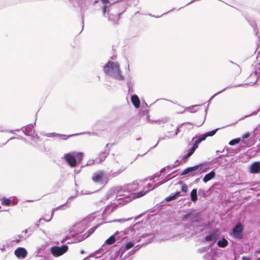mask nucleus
<instances>
[{
  "label": "nucleus",
  "mask_w": 260,
  "mask_h": 260,
  "mask_svg": "<svg viewBox=\"0 0 260 260\" xmlns=\"http://www.w3.org/2000/svg\"><path fill=\"white\" fill-rule=\"evenodd\" d=\"M107 8V6H104L103 8V13L104 15H105L106 14Z\"/></svg>",
  "instance_id": "nucleus-30"
},
{
  "label": "nucleus",
  "mask_w": 260,
  "mask_h": 260,
  "mask_svg": "<svg viewBox=\"0 0 260 260\" xmlns=\"http://www.w3.org/2000/svg\"><path fill=\"white\" fill-rule=\"evenodd\" d=\"M106 243L108 244L114 243V235L111 236L106 241Z\"/></svg>",
  "instance_id": "nucleus-20"
},
{
  "label": "nucleus",
  "mask_w": 260,
  "mask_h": 260,
  "mask_svg": "<svg viewBox=\"0 0 260 260\" xmlns=\"http://www.w3.org/2000/svg\"><path fill=\"white\" fill-rule=\"evenodd\" d=\"M256 260H260V258H258V259H257Z\"/></svg>",
  "instance_id": "nucleus-34"
},
{
  "label": "nucleus",
  "mask_w": 260,
  "mask_h": 260,
  "mask_svg": "<svg viewBox=\"0 0 260 260\" xmlns=\"http://www.w3.org/2000/svg\"><path fill=\"white\" fill-rule=\"evenodd\" d=\"M100 156L101 157L99 159H100V161H102L103 160H104L105 158L107 156V153L106 152H101L100 155Z\"/></svg>",
  "instance_id": "nucleus-24"
},
{
  "label": "nucleus",
  "mask_w": 260,
  "mask_h": 260,
  "mask_svg": "<svg viewBox=\"0 0 260 260\" xmlns=\"http://www.w3.org/2000/svg\"><path fill=\"white\" fill-rule=\"evenodd\" d=\"M95 231V229L94 228H91L90 229H89L88 231H87V237H88L90 235H91Z\"/></svg>",
  "instance_id": "nucleus-28"
},
{
  "label": "nucleus",
  "mask_w": 260,
  "mask_h": 260,
  "mask_svg": "<svg viewBox=\"0 0 260 260\" xmlns=\"http://www.w3.org/2000/svg\"><path fill=\"white\" fill-rule=\"evenodd\" d=\"M178 184H180L181 186V190L184 193H186L188 191V187L187 185L183 183L182 181H179Z\"/></svg>",
  "instance_id": "nucleus-16"
},
{
  "label": "nucleus",
  "mask_w": 260,
  "mask_h": 260,
  "mask_svg": "<svg viewBox=\"0 0 260 260\" xmlns=\"http://www.w3.org/2000/svg\"><path fill=\"white\" fill-rule=\"evenodd\" d=\"M134 244L133 242H129L126 244L125 249H129L133 247L134 246Z\"/></svg>",
  "instance_id": "nucleus-26"
},
{
  "label": "nucleus",
  "mask_w": 260,
  "mask_h": 260,
  "mask_svg": "<svg viewBox=\"0 0 260 260\" xmlns=\"http://www.w3.org/2000/svg\"><path fill=\"white\" fill-rule=\"evenodd\" d=\"M219 235V232L218 230H213L210 232L208 236L205 237V240L206 241H213L215 242L216 240L217 237Z\"/></svg>",
  "instance_id": "nucleus-6"
},
{
  "label": "nucleus",
  "mask_w": 260,
  "mask_h": 260,
  "mask_svg": "<svg viewBox=\"0 0 260 260\" xmlns=\"http://www.w3.org/2000/svg\"><path fill=\"white\" fill-rule=\"evenodd\" d=\"M11 200L7 198H3L2 200V205L4 206H9L11 204Z\"/></svg>",
  "instance_id": "nucleus-17"
},
{
  "label": "nucleus",
  "mask_w": 260,
  "mask_h": 260,
  "mask_svg": "<svg viewBox=\"0 0 260 260\" xmlns=\"http://www.w3.org/2000/svg\"><path fill=\"white\" fill-rule=\"evenodd\" d=\"M14 254L18 258H24L27 254V252L24 248L19 247L15 250Z\"/></svg>",
  "instance_id": "nucleus-5"
},
{
  "label": "nucleus",
  "mask_w": 260,
  "mask_h": 260,
  "mask_svg": "<svg viewBox=\"0 0 260 260\" xmlns=\"http://www.w3.org/2000/svg\"><path fill=\"white\" fill-rule=\"evenodd\" d=\"M146 193V191H142L140 192H137L135 194L136 198H140L144 196Z\"/></svg>",
  "instance_id": "nucleus-23"
},
{
  "label": "nucleus",
  "mask_w": 260,
  "mask_h": 260,
  "mask_svg": "<svg viewBox=\"0 0 260 260\" xmlns=\"http://www.w3.org/2000/svg\"><path fill=\"white\" fill-rule=\"evenodd\" d=\"M74 156H76L80 161H81L83 158V153L82 152H76Z\"/></svg>",
  "instance_id": "nucleus-21"
},
{
  "label": "nucleus",
  "mask_w": 260,
  "mask_h": 260,
  "mask_svg": "<svg viewBox=\"0 0 260 260\" xmlns=\"http://www.w3.org/2000/svg\"><path fill=\"white\" fill-rule=\"evenodd\" d=\"M180 196H181L180 192L178 191V192H176L174 194H171L170 196L167 197L165 200L167 202H170L171 201L176 199L178 197H179Z\"/></svg>",
  "instance_id": "nucleus-13"
},
{
  "label": "nucleus",
  "mask_w": 260,
  "mask_h": 260,
  "mask_svg": "<svg viewBox=\"0 0 260 260\" xmlns=\"http://www.w3.org/2000/svg\"><path fill=\"white\" fill-rule=\"evenodd\" d=\"M228 244V241L225 238H222L221 240H219L217 242V245L220 247H225Z\"/></svg>",
  "instance_id": "nucleus-15"
},
{
  "label": "nucleus",
  "mask_w": 260,
  "mask_h": 260,
  "mask_svg": "<svg viewBox=\"0 0 260 260\" xmlns=\"http://www.w3.org/2000/svg\"><path fill=\"white\" fill-rule=\"evenodd\" d=\"M131 101L133 103V104L134 105V106L138 108L140 106V102L139 97L136 95H133L131 97Z\"/></svg>",
  "instance_id": "nucleus-11"
},
{
  "label": "nucleus",
  "mask_w": 260,
  "mask_h": 260,
  "mask_svg": "<svg viewBox=\"0 0 260 260\" xmlns=\"http://www.w3.org/2000/svg\"><path fill=\"white\" fill-rule=\"evenodd\" d=\"M250 172L252 174L260 173V161L254 162L250 167Z\"/></svg>",
  "instance_id": "nucleus-7"
},
{
  "label": "nucleus",
  "mask_w": 260,
  "mask_h": 260,
  "mask_svg": "<svg viewBox=\"0 0 260 260\" xmlns=\"http://www.w3.org/2000/svg\"><path fill=\"white\" fill-rule=\"evenodd\" d=\"M104 72L107 75H111L114 71V62H108V64L104 67Z\"/></svg>",
  "instance_id": "nucleus-8"
},
{
  "label": "nucleus",
  "mask_w": 260,
  "mask_h": 260,
  "mask_svg": "<svg viewBox=\"0 0 260 260\" xmlns=\"http://www.w3.org/2000/svg\"><path fill=\"white\" fill-rule=\"evenodd\" d=\"M102 2L104 4H107L109 3V0H102Z\"/></svg>",
  "instance_id": "nucleus-31"
},
{
  "label": "nucleus",
  "mask_w": 260,
  "mask_h": 260,
  "mask_svg": "<svg viewBox=\"0 0 260 260\" xmlns=\"http://www.w3.org/2000/svg\"><path fill=\"white\" fill-rule=\"evenodd\" d=\"M207 138V136H206L205 134L202 136H201L200 137H199L197 140L196 141H197V143H200L202 141L205 140L206 139V138Z\"/></svg>",
  "instance_id": "nucleus-22"
},
{
  "label": "nucleus",
  "mask_w": 260,
  "mask_h": 260,
  "mask_svg": "<svg viewBox=\"0 0 260 260\" xmlns=\"http://www.w3.org/2000/svg\"><path fill=\"white\" fill-rule=\"evenodd\" d=\"M189 215V214H187L186 216H184V217H183V219H182V220H185V219L186 218V217H187V216H188Z\"/></svg>",
  "instance_id": "nucleus-32"
},
{
  "label": "nucleus",
  "mask_w": 260,
  "mask_h": 260,
  "mask_svg": "<svg viewBox=\"0 0 260 260\" xmlns=\"http://www.w3.org/2000/svg\"><path fill=\"white\" fill-rule=\"evenodd\" d=\"M68 250V246L66 245H62L60 247L53 246L51 248V252L53 255L57 257L62 255Z\"/></svg>",
  "instance_id": "nucleus-2"
},
{
  "label": "nucleus",
  "mask_w": 260,
  "mask_h": 260,
  "mask_svg": "<svg viewBox=\"0 0 260 260\" xmlns=\"http://www.w3.org/2000/svg\"><path fill=\"white\" fill-rule=\"evenodd\" d=\"M190 199L193 202H196L197 201V190L196 189H193L192 190L190 193Z\"/></svg>",
  "instance_id": "nucleus-14"
},
{
  "label": "nucleus",
  "mask_w": 260,
  "mask_h": 260,
  "mask_svg": "<svg viewBox=\"0 0 260 260\" xmlns=\"http://www.w3.org/2000/svg\"><path fill=\"white\" fill-rule=\"evenodd\" d=\"M215 176V173L213 171H212L205 176L203 178V181L206 183L214 178Z\"/></svg>",
  "instance_id": "nucleus-12"
},
{
  "label": "nucleus",
  "mask_w": 260,
  "mask_h": 260,
  "mask_svg": "<svg viewBox=\"0 0 260 260\" xmlns=\"http://www.w3.org/2000/svg\"><path fill=\"white\" fill-rule=\"evenodd\" d=\"M243 231V225L240 223L237 224L232 230L234 237L237 239H241L243 236L242 234Z\"/></svg>",
  "instance_id": "nucleus-3"
},
{
  "label": "nucleus",
  "mask_w": 260,
  "mask_h": 260,
  "mask_svg": "<svg viewBox=\"0 0 260 260\" xmlns=\"http://www.w3.org/2000/svg\"><path fill=\"white\" fill-rule=\"evenodd\" d=\"M198 144H199V143H197V141L196 140H195V141L194 142V143L193 144V145H192L191 148L193 149L195 151L196 149L198 147Z\"/></svg>",
  "instance_id": "nucleus-27"
},
{
  "label": "nucleus",
  "mask_w": 260,
  "mask_h": 260,
  "mask_svg": "<svg viewBox=\"0 0 260 260\" xmlns=\"http://www.w3.org/2000/svg\"><path fill=\"white\" fill-rule=\"evenodd\" d=\"M53 214V211H52V212H51V217L52 216Z\"/></svg>",
  "instance_id": "nucleus-33"
},
{
  "label": "nucleus",
  "mask_w": 260,
  "mask_h": 260,
  "mask_svg": "<svg viewBox=\"0 0 260 260\" xmlns=\"http://www.w3.org/2000/svg\"><path fill=\"white\" fill-rule=\"evenodd\" d=\"M92 180L94 182L100 184L106 183L107 181L105 173L103 171L94 173L92 177Z\"/></svg>",
  "instance_id": "nucleus-1"
},
{
  "label": "nucleus",
  "mask_w": 260,
  "mask_h": 260,
  "mask_svg": "<svg viewBox=\"0 0 260 260\" xmlns=\"http://www.w3.org/2000/svg\"><path fill=\"white\" fill-rule=\"evenodd\" d=\"M241 139L240 138H236L235 139H233L229 142V145H234L236 144H238L240 142Z\"/></svg>",
  "instance_id": "nucleus-19"
},
{
  "label": "nucleus",
  "mask_w": 260,
  "mask_h": 260,
  "mask_svg": "<svg viewBox=\"0 0 260 260\" xmlns=\"http://www.w3.org/2000/svg\"><path fill=\"white\" fill-rule=\"evenodd\" d=\"M64 159L72 167H74L76 166V159L75 156L71 153H67L64 155Z\"/></svg>",
  "instance_id": "nucleus-4"
},
{
  "label": "nucleus",
  "mask_w": 260,
  "mask_h": 260,
  "mask_svg": "<svg viewBox=\"0 0 260 260\" xmlns=\"http://www.w3.org/2000/svg\"><path fill=\"white\" fill-rule=\"evenodd\" d=\"M202 165L200 164L199 165L194 166L193 167H188L185 170H184L183 172L180 174V175H184L189 173H191L192 172L197 171Z\"/></svg>",
  "instance_id": "nucleus-10"
},
{
  "label": "nucleus",
  "mask_w": 260,
  "mask_h": 260,
  "mask_svg": "<svg viewBox=\"0 0 260 260\" xmlns=\"http://www.w3.org/2000/svg\"><path fill=\"white\" fill-rule=\"evenodd\" d=\"M216 131H217V129L213 130L212 131H210V132H209L206 133L205 135H206V136H207V137H209V136H212L216 133Z\"/></svg>",
  "instance_id": "nucleus-25"
},
{
  "label": "nucleus",
  "mask_w": 260,
  "mask_h": 260,
  "mask_svg": "<svg viewBox=\"0 0 260 260\" xmlns=\"http://www.w3.org/2000/svg\"><path fill=\"white\" fill-rule=\"evenodd\" d=\"M115 78L118 80H122L123 79V76L121 73L119 66L117 63H115Z\"/></svg>",
  "instance_id": "nucleus-9"
},
{
  "label": "nucleus",
  "mask_w": 260,
  "mask_h": 260,
  "mask_svg": "<svg viewBox=\"0 0 260 260\" xmlns=\"http://www.w3.org/2000/svg\"><path fill=\"white\" fill-rule=\"evenodd\" d=\"M250 136V134L249 133H246L242 136V138L243 139H247Z\"/></svg>",
  "instance_id": "nucleus-29"
},
{
  "label": "nucleus",
  "mask_w": 260,
  "mask_h": 260,
  "mask_svg": "<svg viewBox=\"0 0 260 260\" xmlns=\"http://www.w3.org/2000/svg\"><path fill=\"white\" fill-rule=\"evenodd\" d=\"M194 151H195L191 148L188 150L187 154L183 157L182 159L188 158L194 153Z\"/></svg>",
  "instance_id": "nucleus-18"
}]
</instances>
